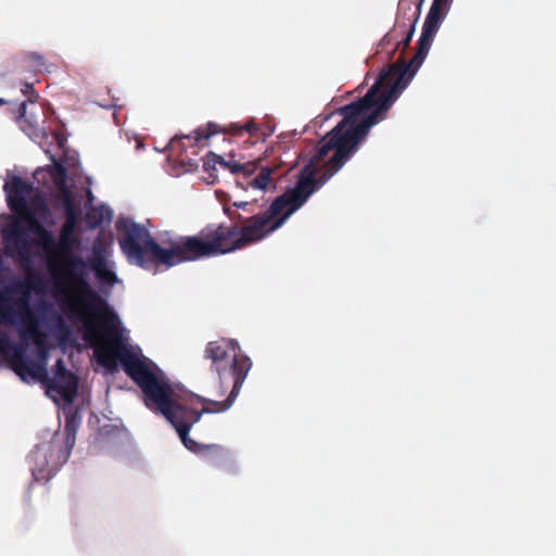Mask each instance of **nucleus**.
Returning <instances> with one entry per match:
<instances>
[{"label": "nucleus", "instance_id": "f257e3e1", "mask_svg": "<svg viewBox=\"0 0 556 556\" xmlns=\"http://www.w3.org/2000/svg\"><path fill=\"white\" fill-rule=\"evenodd\" d=\"M389 109L355 101L339 109L343 119L319 141L311 162L302 169L292 189L274 199L262 213L251 202H232L223 207L231 225H207L199 233L170 241L162 248L149 230L138 223H124L119 229L121 251L131 265L144 269L174 267L242 250L257 243L282 227L315 190L332 177L356 152L357 144L377 125Z\"/></svg>", "mask_w": 556, "mask_h": 556}, {"label": "nucleus", "instance_id": "f03ea898", "mask_svg": "<svg viewBox=\"0 0 556 556\" xmlns=\"http://www.w3.org/2000/svg\"><path fill=\"white\" fill-rule=\"evenodd\" d=\"M24 222L28 231L37 238L35 243L41 245L48 255V271L52 275L54 288L65 296L63 312L70 318L83 321V339L94 343V351L124 345L114 326V311L86 279L87 263L74 254L79 249L77 235H60L59 240L54 241L51 231L35 216H28Z\"/></svg>", "mask_w": 556, "mask_h": 556}, {"label": "nucleus", "instance_id": "7ed1b4c3", "mask_svg": "<svg viewBox=\"0 0 556 556\" xmlns=\"http://www.w3.org/2000/svg\"><path fill=\"white\" fill-rule=\"evenodd\" d=\"M94 355L98 364L111 372L117 369V364L123 367L124 374L141 389L143 404L170 422L187 450L202 457L210 467L226 470L232 466L231 455L223 446L199 444L188 435L202 415L217 413L214 407L206 406L202 410L187 407L176 399L172 384L155 363L137 356L126 345L117 344L114 350L109 346L97 349Z\"/></svg>", "mask_w": 556, "mask_h": 556}, {"label": "nucleus", "instance_id": "20e7f679", "mask_svg": "<svg viewBox=\"0 0 556 556\" xmlns=\"http://www.w3.org/2000/svg\"><path fill=\"white\" fill-rule=\"evenodd\" d=\"M452 0H432L431 9L426 15L421 37L418 40V50L409 63L400 56L394 63L380 72L377 81L368 89L367 94L356 102L381 105V109H391V105L407 88L414 75L422 65L429 52L432 39L439 30L440 24L451 9Z\"/></svg>", "mask_w": 556, "mask_h": 556}, {"label": "nucleus", "instance_id": "39448f33", "mask_svg": "<svg viewBox=\"0 0 556 556\" xmlns=\"http://www.w3.org/2000/svg\"><path fill=\"white\" fill-rule=\"evenodd\" d=\"M203 355L212 362V371L218 376V396H223L228 388H231L230 394L224 401H210L201 396L193 397H195L197 402L213 405L215 412H226L231 407L236 397H238L241 387L251 370V358L241 353L237 340L226 338L206 343Z\"/></svg>", "mask_w": 556, "mask_h": 556}, {"label": "nucleus", "instance_id": "423d86ee", "mask_svg": "<svg viewBox=\"0 0 556 556\" xmlns=\"http://www.w3.org/2000/svg\"><path fill=\"white\" fill-rule=\"evenodd\" d=\"M12 350L11 368L15 375L21 377L22 381L30 378L34 381H39L45 386L48 393H56L66 403H72L77 393V377L75 374L66 369L63 358L54 362V376L48 377L43 363H33L26 356L25 348L22 345L9 348Z\"/></svg>", "mask_w": 556, "mask_h": 556}, {"label": "nucleus", "instance_id": "0eeeda50", "mask_svg": "<svg viewBox=\"0 0 556 556\" xmlns=\"http://www.w3.org/2000/svg\"><path fill=\"white\" fill-rule=\"evenodd\" d=\"M35 279L28 276L16 279L3 289H0V325L14 326L18 318L33 314L28 306L29 291L35 288ZM20 346L13 344L5 333L0 331V353L7 354L9 348Z\"/></svg>", "mask_w": 556, "mask_h": 556}, {"label": "nucleus", "instance_id": "6e6552de", "mask_svg": "<svg viewBox=\"0 0 556 556\" xmlns=\"http://www.w3.org/2000/svg\"><path fill=\"white\" fill-rule=\"evenodd\" d=\"M3 192H5L9 208L21 216L22 219H28V217L48 218L49 208L45 195L38 189L35 190L30 181L14 176L3 185Z\"/></svg>", "mask_w": 556, "mask_h": 556}, {"label": "nucleus", "instance_id": "1a4fd4ad", "mask_svg": "<svg viewBox=\"0 0 556 556\" xmlns=\"http://www.w3.org/2000/svg\"><path fill=\"white\" fill-rule=\"evenodd\" d=\"M73 447L62 446L54 441L35 446L30 454L31 476L35 481H47L67 462Z\"/></svg>", "mask_w": 556, "mask_h": 556}, {"label": "nucleus", "instance_id": "9d476101", "mask_svg": "<svg viewBox=\"0 0 556 556\" xmlns=\"http://www.w3.org/2000/svg\"><path fill=\"white\" fill-rule=\"evenodd\" d=\"M193 134H195V137H193V144L195 146H199L202 141L207 140L216 134L228 135L232 138H242L244 135H248L247 143H250L251 146L258 141H264L268 136V132L261 128L253 118H250L243 124L231 123L227 126H220L214 122H208L205 127L195 129Z\"/></svg>", "mask_w": 556, "mask_h": 556}, {"label": "nucleus", "instance_id": "9b49d317", "mask_svg": "<svg viewBox=\"0 0 556 556\" xmlns=\"http://www.w3.org/2000/svg\"><path fill=\"white\" fill-rule=\"evenodd\" d=\"M3 240H5L7 248L13 247L14 251L21 254L22 260L27 258L29 254V244L26 239L25 230L18 223L3 228Z\"/></svg>", "mask_w": 556, "mask_h": 556}, {"label": "nucleus", "instance_id": "f8f14e48", "mask_svg": "<svg viewBox=\"0 0 556 556\" xmlns=\"http://www.w3.org/2000/svg\"><path fill=\"white\" fill-rule=\"evenodd\" d=\"M18 319H21L22 324L21 338L24 339V341H30L35 345L46 343V333L39 329L38 320L35 315L28 314V316Z\"/></svg>", "mask_w": 556, "mask_h": 556}, {"label": "nucleus", "instance_id": "ddd939ff", "mask_svg": "<svg viewBox=\"0 0 556 556\" xmlns=\"http://www.w3.org/2000/svg\"><path fill=\"white\" fill-rule=\"evenodd\" d=\"M21 91L25 97H27V101H24L21 103V105H18V122H21V127L25 132L33 135L36 131V124H31L28 122V119H26V104L35 103L36 100H38V93L35 91L30 83H25L22 85Z\"/></svg>", "mask_w": 556, "mask_h": 556}, {"label": "nucleus", "instance_id": "4468645a", "mask_svg": "<svg viewBox=\"0 0 556 556\" xmlns=\"http://www.w3.org/2000/svg\"><path fill=\"white\" fill-rule=\"evenodd\" d=\"M89 267L94 271V276L100 282L113 286L117 281L114 271L108 268L104 257L96 255L89 260Z\"/></svg>", "mask_w": 556, "mask_h": 556}, {"label": "nucleus", "instance_id": "2eb2a0df", "mask_svg": "<svg viewBox=\"0 0 556 556\" xmlns=\"http://www.w3.org/2000/svg\"><path fill=\"white\" fill-rule=\"evenodd\" d=\"M219 167L229 170L232 174L243 173L244 176L249 177L254 173V164L252 163H245L242 164L240 162H237L232 160V157L226 160L222 156H219Z\"/></svg>", "mask_w": 556, "mask_h": 556}, {"label": "nucleus", "instance_id": "dca6fc26", "mask_svg": "<svg viewBox=\"0 0 556 556\" xmlns=\"http://www.w3.org/2000/svg\"><path fill=\"white\" fill-rule=\"evenodd\" d=\"M79 428V418L76 415L66 416L65 419V442L62 446L73 447L76 441V431Z\"/></svg>", "mask_w": 556, "mask_h": 556}, {"label": "nucleus", "instance_id": "f3484780", "mask_svg": "<svg viewBox=\"0 0 556 556\" xmlns=\"http://www.w3.org/2000/svg\"><path fill=\"white\" fill-rule=\"evenodd\" d=\"M273 175V168L270 167H261L260 173H257L256 176L251 178L248 184H250L251 187L257 190H265L267 186H269L273 182V178L270 177Z\"/></svg>", "mask_w": 556, "mask_h": 556}, {"label": "nucleus", "instance_id": "a211bd4d", "mask_svg": "<svg viewBox=\"0 0 556 556\" xmlns=\"http://www.w3.org/2000/svg\"><path fill=\"white\" fill-rule=\"evenodd\" d=\"M63 208H65V219H77L79 217V207L73 200L67 189L62 190Z\"/></svg>", "mask_w": 556, "mask_h": 556}, {"label": "nucleus", "instance_id": "6ab92c4d", "mask_svg": "<svg viewBox=\"0 0 556 556\" xmlns=\"http://www.w3.org/2000/svg\"><path fill=\"white\" fill-rule=\"evenodd\" d=\"M216 165H219V155L210 151L208 154H206L205 160H203V169H205L213 179L216 178V175L214 174Z\"/></svg>", "mask_w": 556, "mask_h": 556}, {"label": "nucleus", "instance_id": "aec40b11", "mask_svg": "<svg viewBox=\"0 0 556 556\" xmlns=\"http://www.w3.org/2000/svg\"><path fill=\"white\" fill-rule=\"evenodd\" d=\"M77 218H65L62 228H60V235L76 236Z\"/></svg>", "mask_w": 556, "mask_h": 556}, {"label": "nucleus", "instance_id": "412c9836", "mask_svg": "<svg viewBox=\"0 0 556 556\" xmlns=\"http://www.w3.org/2000/svg\"><path fill=\"white\" fill-rule=\"evenodd\" d=\"M37 346V355H38V362L34 361V364H43L46 365V359H48V345L46 342L41 343V345H35Z\"/></svg>", "mask_w": 556, "mask_h": 556}, {"label": "nucleus", "instance_id": "4be33fe9", "mask_svg": "<svg viewBox=\"0 0 556 556\" xmlns=\"http://www.w3.org/2000/svg\"><path fill=\"white\" fill-rule=\"evenodd\" d=\"M28 62H30L31 66H34V68L37 71H41V68L45 66L42 56L37 53L28 54Z\"/></svg>", "mask_w": 556, "mask_h": 556}, {"label": "nucleus", "instance_id": "5701e85b", "mask_svg": "<svg viewBox=\"0 0 556 556\" xmlns=\"http://www.w3.org/2000/svg\"><path fill=\"white\" fill-rule=\"evenodd\" d=\"M56 332H59L60 341H63L71 336L70 327L62 319H60L59 326H56Z\"/></svg>", "mask_w": 556, "mask_h": 556}, {"label": "nucleus", "instance_id": "b1692460", "mask_svg": "<svg viewBox=\"0 0 556 556\" xmlns=\"http://www.w3.org/2000/svg\"><path fill=\"white\" fill-rule=\"evenodd\" d=\"M416 24V21L410 24V27L408 29V34H406V37L401 40L400 46L403 47V49L407 48L410 43L412 35H414V25Z\"/></svg>", "mask_w": 556, "mask_h": 556}, {"label": "nucleus", "instance_id": "393cba45", "mask_svg": "<svg viewBox=\"0 0 556 556\" xmlns=\"http://www.w3.org/2000/svg\"><path fill=\"white\" fill-rule=\"evenodd\" d=\"M180 163H182V165L187 167V170H194L198 167L197 162L192 160L185 161V159L182 157L180 159Z\"/></svg>", "mask_w": 556, "mask_h": 556}, {"label": "nucleus", "instance_id": "a878e982", "mask_svg": "<svg viewBox=\"0 0 556 556\" xmlns=\"http://www.w3.org/2000/svg\"><path fill=\"white\" fill-rule=\"evenodd\" d=\"M179 140H181V139L180 138L172 139V142H170L172 150H175V147L179 144Z\"/></svg>", "mask_w": 556, "mask_h": 556}, {"label": "nucleus", "instance_id": "bb28decb", "mask_svg": "<svg viewBox=\"0 0 556 556\" xmlns=\"http://www.w3.org/2000/svg\"><path fill=\"white\" fill-rule=\"evenodd\" d=\"M4 104H7V101L4 99L0 98V106H2Z\"/></svg>", "mask_w": 556, "mask_h": 556}]
</instances>
